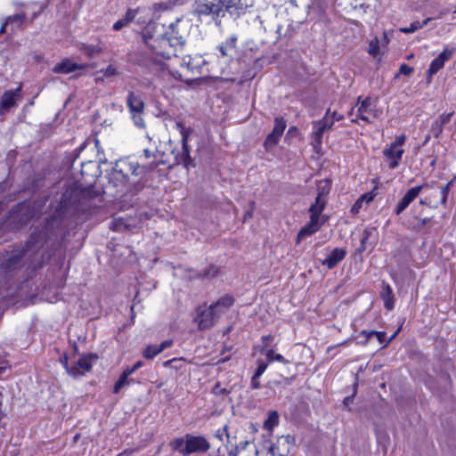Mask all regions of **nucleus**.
I'll list each match as a JSON object with an SVG mask.
<instances>
[{
    "instance_id": "obj_1",
    "label": "nucleus",
    "mask_w": 456,
    "mask_h": 456,
    "mask_svg": "<svg viewBox=\"0 0 456 456\" xmlns=\"http://www.w3.org/2000/svg\"><path fill=\"white\" fill-rule=\"evenodd\" d=\"M142 39L147 47L151 61L153 65L159 67L163 72H165L164 63L159 58L170 59L176 56L179 49L183 47L181 37H167L165 35L155 37L148 31H143Z\"/></svg>"
},
{
    "instance_id": "obj_2",
    "label": "nucleus",
    "mask_w": 456,
    "mask_h": 456,
    "mask_svg": "<svg viewBox=\"0 0 456 456\" xmlns=\"http://www.w3.org/2000/svg\"><path fill=\"white\" fill-rule=\"evenodd\" d=\"M246 6L244 0H195L193 12L199 17L208 16L217 20L226 12H238Z\"/></svg>"
},
{
    "instance_id": "obj_3",
    "label": "nucleus",
    "mask_w": 456,
    "mask_h": 456,
    "mask_svg": "<svg viewBox=\"0 0 456 456\" xmlns=\"http://www.w3.org/2000/svg\"><path fill=\"white\" fill-rule=\"evenodd\" d=\"M220 440L226 437L227 443L233 447L230 451L231 456H256L255 452V444L248 440H242L238 444L234 442L235 437H231L227 432V426H224L222 430H218L216 435Z\"/></svg>"
},
{
    "instance_id": "obj_4",
    "label": "nucleus",
    "mask_w": 456,
    "mask_h": 456,
    "mask_svg": "<svg viewBox=\"0 0 456 456\" xmlns=\"http://www.w3.org/2000/svg\"><path fill=\"white\" fill-rule=\"evenodd\" d=\"M22 84L12 90H6L0 96V115L4 116L11 110L12 108L17 106L18 102L21 99Z\"/></svg>"
},
{
    "instance_id": "obj_5",
    "label": "nucleus",
    "mask_w": 456,
    "mask_h": 456,
    "mask_svg": "<svg viewBox=\"0 0 456 456\" xmlns=\"http://www.w3.org/2000/svg\"><path fill=\"white\" fill-rule=\"evenodd\" d=\"M98 357L94 354L82 355L76 362L72 364V368L69 369V375L73 378H78L89 372L93 365L96 362Z\"/></svg>"
},
{
    "instance_id": "obj_6",
    "label": "nucleus",
    "mask_w": 456,
    "mask_h": 456,
    "mask_svg": "<svg viewBox=\"0 0 456 456\" xmlns=\"http://www.w3.org/2000/svg\"><path fill=\"white\" fill-rule=\"evenodd\" d=\"M217 320L218 313L213 306L198 307L195 321L197 322L200 330L209 329L217 322Z\"/></svg>"
},
{
    "instance_id": "obj_7",
    "label": "nucleus",
    "mask_w": 456,
    "mask_h": 456,
    "mask_svg": "<svg viewBox=\"0 0 456 456\" xmlns=\"http://www.w3.org/2000/svg\"><path fill=\"white\" fill-rule=\"evenodd\" d=\"M453 52V47L450 48L449 45H445L443 52L431 61L429 68L426 72L428 84H430L433 76L444 68L445 61L452 58Z\"/></svg>"
},
{
    "instance_id": "obj_8",
    "label": "nucleus",
    "mask_w": 456,
    "mask_h": 456,
    "mask_svg": "<svg viewBox=\"0 0 456 456\" xmlns=\"http://www.w3.org/2000/svg\"><path fill=\"white\" fill-rule=\"evenodd\" d=\"M209 443L204 436H196L190 434L185 436V446L183 452V456L193 452H206L209 449Z\"/></svg>"
},
{
    "instance_id": "obj_9",
    "label": "nucleus",
    "mask_w": 456,
    "mask_h": 456,
    "mask_svg": "<svg viewBox=\"0 0 456 456\" xmlns=\"http://www.w3.org/2000/svg\"><path fill=\"white\" fill-rule=\"evenodd\" d=\"M182 136V152L176 156V161L183 164L184 167H189L192 164L190 156V150L188 147V138L191 133V128L184 127L181 123L176 124Z\"/></svg>"
},
{
    "instance_id": "obj_10",
    "label": "nucleus",
    "mask_w": 456,
    "mask_h": 456,
    "mask_svg": "<svg viewBox=\"0 0 456 456\" xmlns=\"http://www.w3.org/2000/svg\"><path fill=\"white\" fill-rule=\"evenodd\" d=\"M334 124V119L330 118L328 113L325 117L314 123L312 139L315 148L321 147L323 134L329 130Z\"/></svg>"
},
{
    "instance_id": "obj_11",
    "label": "nucleus",
    "mask_w": 456,
    "mask_h": 456,
    "mask_svg": "<svg viewBox=\"0 0 456 456\" xmlns=\"http://www.w3.org/2000/svg\"><path fill=\"white\" fill-rule=\"evenodd\" d=\"M428 186V183H423L419 186H415L407 191L402 200L398 202L397 206L395 208V215H400L403 211H404L409 205L416 199V197L419 194L423 188Z\"/></svg>"
},
{
    "instance_id": "obj_12",
    "label": "nucleus",
    "mask_w": 456,
    "mask_h": 456,
    "mask_svg": "<svg viewBox=\"0 0 456 456\" xmlns=\"http://www.w3.org/2000/svg\"><path fill=\"white\" fill-rule=\"evenodd\" d=\"M127 180V175L122 170L116 168L110 175L109 183L118 188V193L124 194L129 188Z\"/></svg>"
},
{
    "instance_id": "obj_13",
    "label": "nucleus",
    "mask_w": 456,
    "mask_h": 456,
    "mask_svg": "<svg viewBox=\"0 0 456 456\" xmlns=\"http://www.w3.org/2000/svg\"><path fill=\"white\" fill-rule=\"evenodd\" d=\"M86 67V64L76 63L70 59L66 58L54 65L53 72L57 74H69L77 70L84 69Z\"/></svg>"
},
{
    "instance_id": "obj_14",
    "label": "nucleus",
    "mask_w": 456,
    "mask_h": 456,
    "mask_svg": "<svg viewBox=\"0 0 456 456\" xmlns=\"http://www.w3.org/2000/svg\"><path fill=\"white\" fill-rule=\"evenodd\" d=\"M140 11H141L140 8L128 9L126 11L125 16L123 18L119 19L118 20H117L113 24V29L115 31H119L123 28L128 26L134 20H135L138 24L143 23L144 20H142L141 19V17L135 20L136 16L139 14Z\"/></svg>"
},
{
    "instance_id": "obj_15",
    "label": "nucleus",
    "mask_w": 456,
    "mask_h": 456,
    "mask_svg": "<svg viewBox=\"0 0 456 456\" xmlns=\"http://www.w3.org/2000/svg\"><path fill=\"white\" fill-rule=\"evenodd\" d=\"M294 444V438L289 436H282L279 437L273 444L275 456H286L289 453Z\"/></svg>"
},
{
    "instance_id": "obj_16",
    "label": "nucleus",
    "mask_w": 456,
    "mask_h": 456,
    "mask_svg": "<svg viewBox=\"0 0 456 456\" xmlns=\"http://www.w3.org/2000/svg\"><path fill=\"white\" fill-rule=\"evenodd\" d=\"M322 226L320 220L310 216L309 223L302 227L297 236V243L299 244L305 238L309 237L318 232Z\"/></svg>"
},
{
    "instance_id": "obj_17",
    "label": "nucleus",
    "mask_w": 456,
    "mask_h": 456,
    "mask_svg": "<svg viewBox=\"0 0 456 456\" xmlns=\"http://www.w3.org/2000/svg\"><path fill=\"white\" fill-rule=\"evenodd\" d=\"M403 152L404 151L403 149L393 148L391 145L384 149L383 154L386 159L389 161V168L394 169L399 166Z\"/></svg>"
},
{
    "instance_id": "obj_18",
    "label": "nucleus",
    "mask_w": 456,
    "mask_h": 456,
    "mask_svg": "<svg viewBox=\"0 0 456 456\" xmlns=\"http://www.w3.org/2000/svg\"><path fill=\"white\" fill-rule=\"evenodd\" d=\"M346 256V250L340 248H334L330 254L322 261V265L329 269L335 267Z\"/></svg>"
},
{
    "instance_id": "obj_19",
    "label": "nucleus",
    "mask_w": 456,
    "mask_h": 456,
    "mask_svg": "<svg viewBox=\"0 0 456 456\" xmlns=\"http://www.w3.org/2000/svg\"><path fill=\"white\" fill-rule=\"evenodd\" d=\"M205 61L200 55H188L183 60V65L192 73H200Z\"/></svg>"
},
{
    "instance_id": "obj_20",
    "label": "nucleus",
    "mask_w": 456,
    "mask_h": 456,
    "mask_svg": "<svg viewBox=\"0 0 456 456\" xmlns=\"http://www.w3.org/2000/svg\"><path fill=\"white\" fill-rule=\"evenodd\" d=\"M379 296L383 299L384 306L387 310H392L395 307V297L393 290L391 287L385 281H382L381 283V290L379 292Z\"/></svg>"
},
{
    "instance_id": "obj_21",
    "label": "nucleus",
    "mask_w": 456,
    "mask_h": 456,
    "mask_svg": "<svg viewBox=\"0 0 456 456\" xmlns=\"http://www.w3.org/2000/svg\"><path fill=\"white\" fill-rule=\"evenodd\" d=\"M236 42L237 37L235 35H232L219 45L218 50L222 57H232L236 47Z\"/></svg>"
},
{
    "instance_id": "obj_22",
    "label": "nucleus",
    "mask_w": 456,
    "mask_h": 456,
    "mask_svg": "<svg viewBox=\"0 0 456 456\" xmlns=\"http://www.w3.org/2000/svg\"><path fill=\"white\" fill-rule=\"evenodd\" d=\"M234 303V299L231 296L220 297L216 303L210 305L218 313V319L224 314Z\"/></svg>"
},
{
    "instance_id": "obj_23",
    "label": "nucleus",
    "mask_w": 456,
    "mask_h": 456,
    "mask_svg": "<svg viewBox=\"0 0 456 456\" xmlns=\"http://www.w3.org/2000/svg\"><path fill=\"white\" fill-rule=\"evenodd\" d=\"M127 106L131 113L142 112L144 110V102L139 95L133 92H130L127 96Z\"/></svg>"
},
{
    "instance_id": "obj_24",
    "label": "nucleus",
    "mask_w": 456,
    "mask_h": 456,
    "mask_svg": "<svg viewBox=\"0 0 456 456\" xmlns=\"http://www.w3.org/2000/svg\"><path fill=\"white\" fill-rule=\"evenodd\" d=\"M256 456H275L273 444L268 439H265L259 446L255 445Z\"/></svg>"
},
{
    "instance_id": "obj_25",
    "label": "nucleus",
    "mask_w": 456,
    "mask_h": 456,
    "mask_svg": "<svg viewBox=\"0 0 456 456\" xmlns=\"http://www.w3.org/2000/svg\"><path fill=\"white\" fill-rule=\"evenodd\" d=\"M181 20H177L175 22H172L168 26V29L165 32V36L167 37H181V45H183L185 39L183 34L180 28Z\"/></svg>"
},
{
    "instance_id": "obj_26",
    "label": "nucleus",
    "mask_w": 456,
    "mask_h": 456,
    "mask_svg": "<svg viewBox=\"0 0 456 456\" xmlns=\"http://www.w3.org/2000/svg\"><path fill=\"white\" fill-rule=\"evenodd\" d=\"M369 106L370 98L367 97L364 101L362 102L360 105L356 107V118L364 121L365 123L369 122V115L370 114Z\"/></svg>"
},
{
    "instance_id": "obj_27",
    "label": "nucleus",
    "mask_w": 456,
    "mask_h": 456,
    "mask_svg": "<svg viewBox=\"0 0 456 456\" xmlns=\"http://www.w3.org/2000/svg\"><path fill=\"white\" fill-rule=\"evenodd\" d=\"M134 224L126 217L115 218L110 225V228L115 232H122L124 230H129L133 228Z\"/></svg>"
},
{
    "instance_id": "obj_28",
    "label": "nucleus",
    "mask_w": 456,
    "mask_h": 456,
    "mask_svg": "<svg viewBox=\"0 0 456 456\" xmlns=\"http://www.w3.org/2000/svg\"><path fill=\"white\" fill-rule=\"evenodd\" d=\"M389 42V38L386 32L383 33V37L381 42L379 39L375 37L374 40H372V59H377L379 54H383L384 53L380 51V47L386 46Z\"/></svg>"
},
{
    "instance_id": "obj_29",
    "label": "nucleus",
    "mask_w": 456,
    "mask_h": 456,
    "mask_svg": "<svg viewBox=\"0 0 456 456\" xmlns=\"http://www.w3.org/2000/svg\"><path fill=\"white\" fill-rule=\"evenodd\" d=\"M80 49L89 57H93L95 54L102 53L104 50V45L101 40L98 44H83Z\"/></svg>"
},
{
    "instance_id": "obj_30",
    "label": "nucleus",
    "mask_w": 456,
    "mask_h": 456,
    "mask_svg": "<svg viewBox=\"0 0 456 456\" xmlns=\"http://www.w3.org/2000/svg\"><path fill=\"white\" fill-rule=\"evenodd\" d=\"M326 202V199L316 197L314 204H313L309 208L311 214L310 216L320 220V216L325 208Z\"/></svg>"
},
{
    "instance_id": "obj_31",
    "label": "nucleus",
    "mask_w": 456,
    "mask_h": 456,
    "mask_svg": "<svg viewBox=\"0 0 456 456\" xmlns=\"http://www.w3.org/2000/svg\"><path fill=\"white\" fill-rule=\"evenodd\" d=\"M370 203V192H366L362 194L353 205L351 208V212L353 214H358L361 208L365 206L367 208L369 204Z\"/></svg>"
},
{
    "instance_id": "obj_32",
    "label": "nucleus",
    "mask_w": 456,
    "mask_h": 456,
    "mask_svg": "<svg viewBox=\"0 0 456 456\" xmlns=\"http://www.w3.org/2000/svg\"><path fill=\"white\" fill-rule=\"evenodd\" d=\"M186 365V360L183 357L180 358H173L170 360H167L163 362V366L166 368H170L174 370H182L185 368Z\"/></svg>"
},
{
    "instance_id": "obj_33",
    "label": "nucleus",
    "mask_w": 456,
    "mask_h": 456,
    "mask_svg": "<svg viewBox=\"0 0 456 456\" xmlns=\"http://www.w3.org/2000/svg\"><path fill=\"white\" fill-rule=\"evenodd\" d=\"M331 188V183L327 179L320 180L317 183V197L326 199Z\"/></svg>"
},
{
    "instance_id": "obj_34",
    "label": "nucleus",
    "mask_w": 456,
    "mask_h": 456,
    "mask_svg": "<svg viewBox=\"0 0 456 456\" xmlns=\"http://www.w3.org/2000/svg\"><path fill=\"white\" fill-rule=\"evenodd\" d=\"M281 136V135L280 134H275V131L273 130L265 140V148L267 151L273 149L279 142Z\"/></svg>"
},
{
    "instance_id": "obj_35",
    "label": "nucleus",
    "mask_w": 456,
    "mask_h": 456,
    "mask_svg": "<svg viewBox=\"0 0 456 456\" xmlns=\"http://www.w3.org/2000/svg\"><path fill=\"white\" fill-rule=\"evenodd\" d=\"M134 379H128L123 372L114 385L113 393L118 394L121 388L133 383Z\"/></svg>"
},
{
    "instance_id": "obj_36",
    "label": "nucleus",
    "mask_w": 456,
    "mask_h": 456,
    "mask_svg": "<svg viewBox=\"0 0 456 456\" xmlns=\"http://www.w3.org/2000/svg\"><path fill=\"white\" fill-rule=\"evenodd\" d=\"M264 353L268 360V362H282V363L289 362V361L286 360L281 354H275L273 349H268Z\"/></svg>"
},
{
    "instance_id": "obj_37",
    "label": "nucleus",
    "mask_w": 456,
    "mask_h": 456,
    "mask_svg": "<svg viewBox=\"0 0 456 456\" xmlns=\"http://www.w3.org/2000/svg\"><path fill=\"white\" fill-rule=\"evenodd\" d=\"M161 351L159 350L158 346L155 345H149L142 352V355L146 359H153L156 355L160 354Z\"/></svg>"
},
{
    "instance_id": "obj_38",
    "label": "nucleus",
    "mask_w": 456,
    "mask_h": 456,
    "mask_svg": "<svg viewBox=\"0 0 456 456\" xmlns=\"http://www.w3.org/2000/svg\"><path fill=\"white\" fill-rule=\"evenodd\" d=\"M279 422V415L276 411L270 412L267 419L265 421V427L268 429H272L277 426Z\"/></svg>"
},
{
    "instance_id": "obj_39",
    "label": "nucleus",
    "mask_w": 456,
    "mask_h": 456,
    "mask_svg": "<svg viewBox=\"0 0 456 456\" xmlns=\"http://www.w3.org/2000/svg\"><path fill=\"white\" fill-rule=\"evenodd\" d=\"M286 121L283 118L278 117L274 119V126L273 131H275V134H280L282 135L285 128H286Z\"/></svg>"
},
{
    "instance_id": "obj_40",
    "label": "nucleus",
    "mask_w": 456,
    "mask_h": 456,
    "mask_svg": "<svg viewBox=\"0 0 456 456\" xmlns=\"http://www.w3.org/2000/svg\"><path fill=\"white\" fill-rule=\"evenodd\" d=\"M452 182H453V180H451L444 187L441 188L440 193H441L442 197H441L440 204L443 206H446L448 194L450 191V187L452 184Z\"/></svg>"
},
{
    "instance_id": "obj_41",
    "label": "nucleus",
    "mask_w": 456,
    "mask_h": 456,
    "mask_svg": "<svg viewBox=\"0 0 456 456\" xmlns=\"http://www.w3.org/2000/svg\"><path fill=\"white\" fill-rule=\"evenodd\" d=\"M443 130H444V126L436 120H435L432 125H431V127H430V133L432 134V135L438 139L440 137V135L442 134L443 133Z\"/></svg>"
},
{
    "instance_id": "obj_42",
    "label": "nucleus",
    "mask_w": 456,
    "mask_h": 456,
    "mask_svg": "<svg viewBox=\"0 0 456 456\" xmlns=\"http://www.w3.org/2000/svg\"><path fill=\"white\" fill-rule=\"evenodd\" d=\"M172 449L178 451L180 453L183 454V452L184 451L185 446V437L184 438H175L174 441L170 444Z\"/></svg>"
},
{
    "instance_id": "obj_43",
    "label": "nucleus",
    "mask_w": 456,
    "mask_h": 456,
    "mask_svg": "<svg viewBox=\"0 0 456 456\" xmlns=\"http://www.w3.org/2000/svg\"><path fill=\"white\" fill-rule=\"evenodd\" d=\"M413 71H414L413 67H411L405 63H403L400 66L399 71L395 75V79L398 78L400 77V75L410 76L412 74Z\"/></svg>"
},
{
    "instance_id": "obj_44",
    "label": "nucleus",
    "mask_w": 456,
    "mask_h": 456,
    "mask_svg": "<svg viewBox=\"0 0 456 456\" xmlns=\"http://www.w3.org/2000/svg\"><path fill=\"white\" fill-rule=\"evenodd\" d=\"M142 112H134V113H131L132 115V118H133V121L134 123V125L139 127V128H143L145 127V122H144V119L142 116Z\"/></svg>"
},
{
    "instance_id": "obj_45",
    "label": "nucleus",
    "mask_w": 456,
    "mask_h": 456,
    "mask_svg": "<svg viewBox=\"0 0 456 456\" xmlns=\"http://www.w3.org/2000/svg\"><path fill=\"white\" fill-rule=\"evenodd\" d=\"M25 20V15L24 14H15L13 16H9L7 19H6V23L9 24H12V23H16L17 27H19Z\"/></svg>"
},
{
    "instance_id": "obj_46",
    "label": "nucleus",
    "mask_w": 456,
    "mask_h": 456,
    "mask_svg": "<svg viewBox=\"0 0 456 456\" xmlns=\"http://www.w3.org/2000/svg\"><path fill=\"white\" fill-rule=\"evenodd\" d=\"M273 340V336L269 334V335H266V336H263L262 337V346L260 348V352L261 353H264L265 352L266 350H268L269 348V346H270V343Z\"/></svg>"
},
{
    "instance_id": "obj_47",
    "label": "nucleus",
    "mask_w": 456,
    "mask_h": 456,
    "mask_svg": "<svg viewBox=\"0 0 456 456\" xmlns=\"http://www.w3.org/2000/svg\"><path fill=\"white\" fill-rule=\"evenodd\" d=\"M453 114V111L449 113H443L436 120L438 121L444 126V125L448 124L451 121Z\"/></svg>"
},
{
    "instance_id": "obj_48",
    "label": "nucleus",
    "mask_w": 456,
    "mask_h": 456,
    "mask_svg": "<svg viewBox=\"0 0 456 456\" xmlns=\"http://www.w3.org/2000/svg\"><path fill=\"white\" fill-rule=\"evenodd\" d=\"M369 240V232L367 231H364L362 237L361 239V245L359 248H356V253L362 254L365 248H366V243Z\"/></svg>"
},
{
    "instance_id": "obj_49",
    "label": "nucleus",
    "mask_w": 456,
    "mask_h": 456,
    "mask_svg": "<svg viewBox=\"0 0 456 456\" xmlns=\"http://www.w3.org/2000/svg\"><path fill=\"white\" fill-rule=\"evenodd\" d=\"M267 366H268V363L263 362H258V366L254 374L255 379H258L264 374V372L267 369Z\"/></svg>"
},
{
    "instance_id": "obj_50",
    "label": "nucleus",
    "mask_w": 456,
    "mask_h": 456,
    "mask_svg": "<svg viewBox=\"0 0 456 456\" xmlns=\"http://www.w3.org/2000/svg\"><path fill=\"white\" fill-rule=\"evenodd\" d=\"M414 217H415V219H417L419 221V224H418L419 227H424L426 224H428L433 219V216H421V215H419V216H415Z\"/></svg>"
},
{
    "instance_id": "obj_51",
    "label": "nucleus",
    "mask_w": 456,
    "mask_h": 456,
    "mask_svg": "<svg viewBox=\"0 0 456 456\" xmlns=\"http://www.w3.org/2000/svg\"><path fill=\"white\" fill-rule=\"evenodd\" d=\"M406 140L405 134H400L395 137V141H393L390 145L393 146V148H399L403 144H404Z\"/></svg>"
},
{
    "instance_id": "obj_52",
    "label": "nucleus",
    "mask_w": 456,
    "mask_h": 456,
    "mask_svg": "<svg viewBox=\"0 0 456 456\" xmlns=\"http://www.w3.org/2000/svg\"><path fill=\"white\" fill-rule=\"evenodd\" d=\"M373 336H376L377 340L379 341V344H383L384 345L386 343V341L387 340V334L384 331L372 330V337Z\"/></svg>"
},
{
    "instance_id": "obj_53",
    "label": "nucleus",
    "mask_w": 456,
    "mask_h": 456,
    "mask_svg": "<svg viewBox=\"0 0 456 456\" xmlns=\"http://www.w3.org/2000/svg\"><path fill=\"white\" fill-rule=\"evenodd\" d=\"M102 72L105 77H110L117 75V69L112 65H109Z\"/></svg>"
},
{
    "instance_id": "obj_54",
    "label": "nucleus",
    "mask_w": 456,
    "mask_h": 456,
    "mask_svg": "<svg viewBox=\"0 0 456 456\" xmlns=\"http://www.w3.org/2000/svg\"><path fill=\"white\" fill-rule=\"evenodd\" d=\"M212 393L216 395H226L228 392H227V389L224 388V387H222L219 384H216L213 388H212Z\"/></svg>"
},
{
    "instance_id": "obj_55",
    "label": "nucleus",
    "mask_w": 456,
    "mask_h": 456,
    "mask_svg": "<svg viewBox=\"0 0 456 456\" xmlns=\"http://www.w3.org/2000/svg\"><path fill=\"white\" fill-rule=\"evenodd\" d=\"M60 362L65 368L66 371L69 373V369L72 368V364H69L68 356L66 354L61 356Z\"/></svg>"
},
{
    "instance_id": "obj_56",
    "label": "nucleus",
    "mask_w": 456,
    "mask_h": 456,
    "mask_svg": "<svg viewBox=\"0 0 456 456\" xmlns=\"http://www.w3.org/2000/svg\"><path fill=\"white\" fill-rule=\"evenodd\" d=\"M173 345V341L171 339L163 341L160 345H159V348L161 352H163L165 349L170 347Z\"/></svg>"
},
{
    "instance_id": "obj_57",
    "label": "nucleus",
    "mask_w": 456,
    "mask_h": 456,
    "mask_svg": "<svg viewBox=\"0 0 456 456\" xmlns=\"http://www.w3.org/2000/svg\"><path fill=\"white\" fill-rule=\"evenodd\" d=\"M400 32L404 34H410L415 32L414 28L411 27V24L409 27H403L399 28Z\"/></svg>"
},
{
    "instance_id": "obj_58",
    "label": "nucleus",
    "mask_w": 456,
    "mask_h": 456,
    "mask_svg": "<svg viewBox=\"0 0 456 456\" xmlns=\"http://www.w3.org/2000/svg\"><path fill=\"white\" fill-rule=\"evenodd\" d=\"M143 157L146 159H150L151 158H154L155 155H154V152L152 151H151L150 149H144L143 150Z\"/></svg>"
},
{
    "instance_id": "obj_59",
    "label": "nucleus",
    "mask_w": 456,
    "mask_h": 456,
    "mask_svg": "<svg viewBox=\"0 0 456 456\" xmlns=\"http://www.w3.org/2000/svg\"><path fill=\"white\" fill-rule=\"evenodd\" d=\"M400 329H398L396 331H395L390 337L389 338H387V340L386 341V343L380 347V349L386 347L393 339H395V338L397 336L398 332H399Z\"/></svg>"
},
{
    "instance_id": "obj_60",
    "label": "nucleus",
    "mask_w": 456,
    "mask_h": 456,
    "mask_svg": "<svg viewBox=\"0 0 456 456\" xmlns=\"http://www.w3.org/2000/svg\"><path fill=\"white\" fill-rule=\"evenodd\" d=\"M134 371H136L134 366L127 367L124 370L123 373L128 378L131 374H133Z\"/></svg>"
},
{
    "instance_id": "obj_61",
    "label": "nucleus",
    "mask_w": 456,
    "mask_h": 456,
    "mask_svg": "<svg viewBox=\"0 0 456 456\" xmlns=\"http://www.w3.org/2000/svg\"><path fill=\"white\" fill-rule=\"evenodd\" d=\"M134 371H136L134 366L127 367L124 370L123 373L128 378L131 374H133Z\"/></svg>"
},
{
    "instance_id": "obj_62",
    "label": "nucleus",
    "mask_w": 456,
    "mask_h": 456,
    "mask_svg": "<svg viewBox=\"0 0 456 456\" xmlns=\"http://www.w3.org/2000/svg\"><path fill=\"white\" fill-rule=\"evenodd\" d=\"M217 273V269L216 267H210V269L204 274L206 277L215 276Z\"/></svg>"
},
{
    "instance_id": "obj_63",
    "label": "nucleus",
    "mask_w": 456,
    "mask_h": 456,
    "mask_svg": "<svg viewBox=\"0 0 456 456\" xmlns=\"http://www.w3.org/2000/svg\"><path fill=\"white\" fill-rule=\"evenodd\" d=\"M251 386L254 389L259 388L260 384L258 379H255V376L253 375L252 380H251Z\"/></svg>"
},
{
    "instance_id": "obj_64",
    "label": "nucleus",
    "mask_w": 456,
    "mask_h": 456,
    "mask_svg": "<svg viewBox=\"0 0 456 456\" xmlns=\"http://www.w3.org/2000/svg\"><path fill=\"white\" fill-rule=\"evenodd\" d=\"M411 27L414 28L415 31L419 29V28H422L421 25H420V21H419V20H415V21L411 22Z\"/></svg>"
}]
</instances>
